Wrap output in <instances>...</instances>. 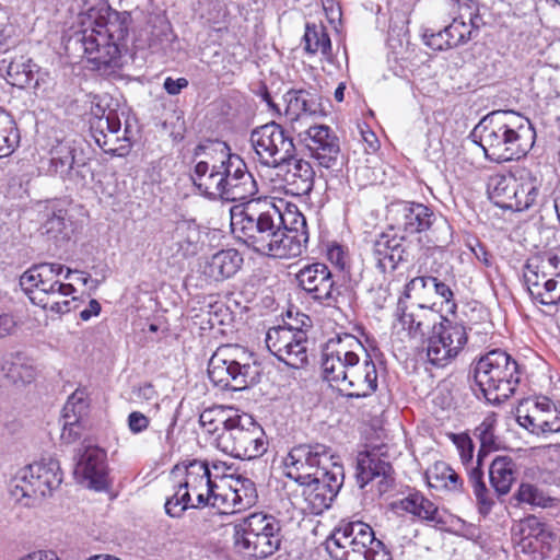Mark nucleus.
<instances>
[{
  "label": "nucleus",
  "instance_id": "nucleus-4",
  "mask_svg": "<svg viewBox=\"0 0 560 560\" xmlns=\"http://www.w3.org/2000/svg\"><path fill=\"white\" fill-rule=\"evenodd\" d=\"M130 22L129 12H118L106 1L95 0L81 15L82 30L75 33L74 43L96 70L120 68Z\"/></svg>",
  "mask_w": 560,
  "mask_h": 560
},
{
  "label": "nucleus",
  "instance_id": "nucleus-41",
  "mask_svg": "<svg viewBox=\"0 0 560 560\" xmlns=\"http://www.w3.org/2000/svg\"><path fill=\"white\" fill-rule=\"evenodd\" d=\"M301 327L280 325L268 329L266 334V347L281 362L284 363V355L288 354V343H296V334Z\"/></svg>",
  "mask_w": 560,
  "mask_h": 560
},
{
  "label": "nucleus",
  "instance_id": "nucleus-15",
  "mask_svg": "<svg viewBox=\"0 0 560 560\" xmlns=\"http://www.w3.org/2000/svg\"><path fill=\"white\" fill-rule=\"evenodd\" d=\"M88 160L81 140L63 139L52 147L47 167L42 168L46 175L79 185L85 183L90 173Z\"/></svg>",
  "mask_w": 560,
  "mask_h": 560
},
{
  "label": "nucleus",
  "instance_id": "nucleus-18",
  "mask_svg": "<svg viewBox=\"0 0 560 560\" xmlns=\"http://www.w3.org/2000/svg\"><path fill=\"white\" fill-rule=\"evenodd\" d=\"M441 313L422 303L408 304L404 298L397 301L394 312V328L410 340L428 342V339L440 323Z\"/></svg>",
  "mask_w": 560,
  "mask_h": 560
},
{
  "label": "nucleus",
  "instance_id": "nucleus-60",
  "mask_svg": "<svg viewBox=\"0 0 560 560\" xmlns=\"http://www.w3.org/2000/svg\"><path fill=\"white\" fill-rule=\"evenodd\" d=\"M16 328V320L9 313H0V339L10 336Z\"/></svg>",
  "mask_w": 560,
  "mask_h": 560
},
{
  "label": "nucleus",
  "instance_id": "nucleus-55",
  "mask_svg": "<svg viewBox=\"0 0 560 560\" xmlns=\"http://www.w3.org/2000/svg\"><path fill=\"white\" fill-rule=\"evenodd\" d=\"M451 438L459 452L463 464L468 465L471 463L474 457V443L469 435L465 433H453Z\"/></svg>",
  "mask_w": 560,
  "mask_h": 560
},
{
  "label": "nucleus",
  "instance_id": "nucleus-50",
  "mask_svg": "<svg viewBox=\"0 0 560 560\" xmlns=\"http://www.w3.org/2000/svg\"><path fill=\"white\" fill-rule=\"evenodd\" d=\"M165 513L173 518H179L188 509L194 506V500L188 489H184L180 483L177 485L173 495L166 499L164 504Z\"/></svg>",
  "mask_w": 560,
  "mask_h": 560
},
{
  "label": "nucleus",
  "instance_id": "nucleus-40",
  "mask_svg": "<svg viewBox=\"0 0 560 560\" xmlns=\"http://www.w3.org/2000/svg\"><path fill=\"white\" fill-rule=\"evenodd\" d=\"M398 506L405 512L420 518L421 521L434 524L444 523L435 503L430 501L419 491L411 492L401 499L398 503Z\"/></svg>",
  "mask_w": 560,
  "mask_h": 560
},
{
  "label": "nucleus",
  "instance_id": "nucleus-62",
  "mask_svg": "<svg viewBox=\"0 0 560 560\" xmlns=\"http://www.w3.org/2000/svg\"><path fill=\"white\" fill-rule=\"evenodd\" d=\"M12 26L0 21V52L7 51L11 44Z\"/></svg>",
  "mask_w": 560,
  "mask_h": 560
},
{
  "label": "nucleus",
  "instance_id": "nucleus-27",
  "mask_svg": "<svg viewBox=\"0 0 560 560\" xmlns=\"http://www.w3.org/2000/svg\"><path fill=\"white\" fill-rule=\"evenodd\" d=\"M257 500L255 482L246 477L237 476L226 489L221 487L220 494L214 495L213 508L231 509V513H236L252 508Z\"/></svg>",
  "mask_w": 560,
  "mask_h": 560
},
{
  "label": "nucleus",
  "instance_id": "nucleus-8",
  "mask_svg": "<svg viewBox=\"0 0 560 560\" xmlns=\"http://www.w3.org/2000/svg\"><path fill=\"white\" fill-rule=\"evenodd\" d=\"M233 541L237 551L245 556L266 559L280 549L281 522L268 513H252L234 524Z\"/></svg>",
  "mask_w": 560,
  "mask_h": 560
},
{
  "label": "nucleus",
  "instance_id": "nucleus-11",
  "mask_svg": "<svg viewBox=\"0 0 560 560\" xmlns=\"http://www.w3.org/2000/svg\"><path fill=\"white\" fill-rule=\"evenodd\" d=\"M261 375L260 364L250 357L238 359L231 349H219L208 363L210 381L223 389L244 390L256 385Z\"/></svg>",
  "mask_w": 560,
  "mask_h": 560
},
{
  "label": "nucleus",
  "instance_id": "nucleus-38",
  "mask_svg": "<svg viewBox=\"0 0 560 560\" xmlns=\"http://www.w3.org/2000/svg\"><path fill=\"white\" fill-rule=\"evenodd\" d=\"M292 167H290L285 174V182L290 188V191L296 196L308 195L314 187L315 172L310 162L303 159H296L291 161Z\"/></svg>",
  "mask_w": 560,
  "mask_h": 560
},
{
  "label": "nucleus",
  "instance_id": "nucleus-16",
  "mask_svg": "<svg viewBox=\"0 0 560 560\" xmlns=\"http://www.w3.org/2000/svg\"><path fill=\"white\" fill-rule=\"evenodd\" d=\"M89 98L90 129L98 147L105 152L115 153L117 151L116 148H107L108 136L114 137L116 141L122 140L130 143L133 132L128 119L125 120V127L121 131V116L125 113L109 108L106 97L101 95H90Z\"/></svg>",
  "mask_w": 560,
  "mask_h": 560
},
{
  "label": "nucleus",
  "instance_id": "nucleus-1",
  "mask_svg": "<svg viewBox=\"0 0 560 560\" xmlns=\"http://www.w3.org/2000/svg\"><path fill=\"white\" fill-rule=\"evenodd\" d=\"M231 225L253 250L279 258L301 256L307 247L305 217L281 210L268 198L249 200L231 209Z\"/></svg>",
  "mask_w": 560,
  "mask_h": 560
},
{
  "label": "nucleus",
  "instance_id": "nucleus-33",
  "mask_svg": "<svg viewBox=\"0 0 560 560\" xmlns=\"http://www.w3.org/2000/svg\"><path fill=\"white\" fill-rule=\"evenodd\" d=\"M425 44L434 50H444L457 47L471 39V28L465 22V14L454 18L452 23L438 32L425 30L423 33Z\"/></svg>",
  "mask_w": 560,
  "mask_h": 560
},
{
  "label": "nucleus",
  "instance_id": "nucleus-26",
  "mask_svg": "<svg viewBox=\"0 0 560 560\" xmlns=\"http://www.w3.org/2000/svg\"><path fill=\"white\" fill-rule=\"evenodd\" d=\"M359 359L347 373V378L341 381V389H351L347 393L350 398H364L372 395L377 389V370L374 361L368 351Z\"/></svg>",
  "mask_w": 560,
  "mask_h": 560
},
{
  "label": "nucleus",
  "instance_id": "nucleus-25",
  "mask_svg": "<svg viewBox=\"0 0 560 560\" xmlns=\"http://www.w3.org/2000/svg\"><path fill=\"white\" fill-rule=\"evenodd\" d=\"M373 256L382 273L394 271L400 262L408 260L407 236L389 226L374 242Z\"/></svg>",
  "mask_w": 560,
  "mask_h": 560
},
{
  "label": "nucleus",
  "instance_id": "nucleus-3",
  "mask_svg": "<svg viewBox=\"0 0 560 560\" xmlns=\"http://www.w3.org/2000/svg\"><path fill=\"white\" fill-rule=\"evenodd\" d=\"M284 476L305 489L303 494L313 513L330 508L345 479L343 466L332 450L324 444H299L283 460Z\"/></svg>",
  "mask_w": 560,
  "mask_h": 560
},
{
  "label": "nucleus",
  "instance_id": "nucleus-58",
  "mask_svg": "<svg viewBox=\"0 0 560 560\" xmlns=\"http://www.w3.org/2000/svg\"><path fill=\"white\" fill-rule=\"evenodd\" d=\"M433 277L431 276H419L408 281L404 288L402 294L399 298H404L407 301L412 292H420L424 290L429 284H432Z\"/></svg>",
  "mask_w": 560,
  "mask_h": 560
},
{
  "label": "nucleus",
  "instance_id": "nucleus-47",
  "mask_svg": "<svg viewBox=\"0 0 560 560\" xmlns=\"http://www.w3.org/2000/svg\"><path fill=\"white\" fill-rule=\"evenodd\" d=\"M232 419V415H228V410L222 407H214L203 410L199 416V424L203 431L214 439L222 431H225L228 421Z\"/></svg>",
  "mask_w": 560,
  "mask_h": 560
},
{
  "label": "nucleus",
  "instance_id": "nucleus-5",
  "mask_svg": "<svg viewBox=\"0 0 560 560\" xmlns=\"http://www.w3.org/2000/svg\"><path fill=\"white\" fill-rule=\"evenodd\" d=\"M495 163L520 160L533 148L536 131L529 119L513 110H494L486 115L470 133Z\"/></svg>",
  "mask_w": 560,
  "mask_h": 560
},
{
  "label": "nucleus",
  "instance_id": "nucleus-52",
  "mask_svg": "<svg viewBox=\"0 0 560 560\" xmlns=\"http://www.w3.org/2000/svg\"><path fill=\"white\" fill-rule=\"evenodd\" d=\"M512 540L517 553L530 555L534 559H537L538 556L544 558L545 549L549 548V544L536 539H526L524 536L514 533H512Z\"/></svg>",
  "mask_w": 560,
  "mask_h": 560
},
{
  "label": "nucleus",
  "instance_id": "nucleus-19",
  "mask_svg": "<svg viewBox=\"0 0 560 560\" xmlns=\"http://www.w3.org/2000/svg\"><path fill=\"white\" fill-rule=\"evenodd\" d=\"M387 220L390 222L392 230L406 236L427 233L440 223L446 225V221L429 206L405 200L395 201L388 206Z\"/></svg>",
  "mask_w": 560,
  "mask_h": 560
},
{
  "label": "nucleus",
  "instance_id": "nucleus-13",
  "mask_svg": "<svg viewBox=\"0 0 560 560\" xmlns=\"http://www.w3.org/2000/svg\"><path fill=\"white\" fill-rule=\"evenodd\" d=\"M249 140L258 162L269 168L291 165L296 155L293 139L275 121L255 128Z\"/></svg>",
  "mask_w": 560,
  "mask_h": 560
},
{
  "label": "nucleus",
  "instance_id": "nucleus-44",
  "mask_svg": "<svg viewBox=\"0 0 560 560\" xmlns=\"http://www.w3.org/2000/svg\"><path fill=\"white\" fill-rule=\"evenodd\" d=\"M20 142V135L12 116L0 107V158L9 156Z\"/></svg>",
  "mask_w": 560,
  "mask_h": 560
},
{
  "label": "nucleus",
  "instance_id": "nucleus-7",
  "mask_svg": "<svg viewBox=\"0 0 560 560\" xmlns=\"http://www.w3.org/2000/svg\"><path fill=\"white\" fill-rule=\"evenodd\" d=\"M474 378L487 401L499 405L514 395L521 381L520 365L509 353L495 349L477 361Z\"/></svg>",
  "mask_w": 560,
  "mask_h": 560
},
{
  "label": "nucleus",
  "instance_id": "nucleus-45",
  "mask_svg": "<svg viewBox=\"0 0 560 560\" xmlns=\"http://www.w3.org/2000/svg\"><path fill=\"white\" fill-rule=\"evenodd\" d=\"M303 39L306 52H320L325 57H329L331 55L330 37L323 25L306 24Z\"/></svg>",
  "mask_w": 560,
  "mask_h": 560
},
{
  "label": "nucleus",
  "instance_id": "nucleus-24",
  "mask_svg": "<svg viewBox=\"0 0 560 560\" xmlns=\"http://www.w3.org/2000/svg\"><path fill=\"white\" fill-rule=\"evenodd\" d=\"M78 457L74 475L88 481L91 489L96 491L106 489L108 471L105 451L91 441L84 440L78 450Z\"/></svg>",
  "mask_w": 560,
  "mask_h": 560
},
{
  "label": "nucleus",
  "instance_id": "nucleus-2",
  "mask_svg": "<svg viewBox=\"0 0 560 560\" xmlns=\"http://www.w3.org/2000/svg\"><path fill=\"white\" fill-rule=\"evenodd\" d=\"M205 155L213 161L197 162L191 179L197 189L210 200L243 201L258 192V185L245 161L226 143L208 141L194 149V158Z\"/></svg>",
  "mask_w": 560,
  "mask_h": 560
},
{
  "label": "nucleus",
  "instance_id": "nucleus-21",
  "mask_svg": "<svg viewBox=\"0 0 560 560\" xmlns=\"http://www.w3.org/2000/svg\"><path fill=\"white\" fill-rule=\"evenodd\" d=\"M295 279L299 288L313 301L325 306H336L338 303L340 292L326 264H306L296 272Z\"/></svg>",
  "mask_w": 560,
  "mask_h": 560
},
{
  "label": "nucleus",
  "instance_id": "nucleus-10",
  "mask_svg": "<svg viewBox=\"0 0 560 560\" xmlns=\"http://www.w3.org/2000/svg\"><path fill=\"white\" fill-rule=\"evenodd\" d=\"M523 278L529 296L545 306L560 304V257L551 252L528 258Z\"/></svg>",
  "mask_w": 560,
  "mask_h": 560
},
{
  "label": "nucleus",
  "instance_id": "nucleus-35",
  "mask_svg": "<svg viewBox=\"0 0 560 560\" xmlns=\"http://www.w3.org/2000/svg\"><path fill=\"white\" fill-rule=\"evenodd\" d=\"M201 233L194 221L183 220L176 223L172 234L175 254L183 258L192 257L198 254Z\"/></svg>",
  "mask_w": 560,
  "mask_h": 560
},
{
  "label": "nucleus",
  "instance_id": "nucleus-53",
  "mask_svg": "<svg viewBox=\"0 0 560 560\" xmlns=\"http://www.w3.org/2000/svg\"><path fill=\"white\" fill-rule=\"evenodd\" d=\"M351 556L362 557L363 560H393L392 553L382 541V549L376 548L374 545L364 544L362 548L351 550Z\"/></svg>",
  "mask_w": 560,
  "mask_h": 560
},
{
  "label": "nucleus",
  "instance_id": "nucleus-54",
  "mask_svg": "<svg viewBox=\"0 0 560 560\" xmlns=\"http://www.w3.org/2000/svg\"><path fill=\"white\" fill-rule=\"evenodd\" d=\"M537 425L542 433L560 432V406L545 413H537Z\"/></svg>",
  "mask_w": 560,
  "mask_h": 560
},
{
  "label": "nucleus",
  "instance_id": "nucleus-59",
  "mask_svg": "<svg viewBox=\"0 0 560 560\" xmlns=\"http://www.w3.org/2000/svg\"><path fill=\"white\" fill-rule=\"evenodd\" d=\"M149 418L140 411H132L128 416V428L133 434L142 433L149 428Z\"/></svg>",
  "mask_w": 560,
  "mask_h": 560
},
{
  "label": "nucleus",
  "instance_id": "nucleus-20",
  "mask_svg": "<svg viewBox=\"0 0 560 560\" xmlns=\"http://www.w3.org/2000/svg\"><path fill=\"white\" fill-rule=\"evenodd\" d=\"M18 478L15 489L21 490L22 497L45 498L59 488L63 474L57 459L43 457L21 469Z\"/></svg>",
  "mask_w": 560,
  "mask_h": 560
},
{
  "label": "nucleus",
  "instance_id": "nucleus-56",
  "mask_svg": "<svg viewBox=\"0 0 560 560\" xmlns=\"http://www.w3.org/2000/svg\"><path fill=\"white\" fill-rule=\"evenodd\" d=\"M432 285L436 295L445 303L447 311L454 314L457 308V303L455 302L454 292L451 287L436 277H433Z\"/></svg>",
  "mask_w": 560,
  "mask_h": 560
},
{
  "label": "nucleus",
  "instance_id": "nucleus-31",
  "mask_svg": "<svg viewBox=\"0 0 560 560\" xmlns=\"http://www.w3.org/2000/svg\"><path fill=\"white\" fill-rule=\"evenodd\" d=\"M89 409L88 394L85 389L78 388L68 398L63 407V427L61 440L65 443H73L82 436L84 429L83 418Z\"/></svg>",
  "mask_w": 560,
  "mask_h": 560
},
{
  "label": "nucleus",
  "instance_id": "nucleus-63",
  "mask_svg": "<svg viewBox=\"0 0 560 560\" xmlns=\"http://www.w3.org/2000/svg\"><path fill=\"white\" fill-rule=\"evenodd\" d=\"M101 304L97 300L92 299L89 302V306L80 312V318L84 322L90 320L93 316H97L101 313Z\"/></svg>",
  "mask_w": 560,
  "mask_h": 560
},
{
  "label": "nucleus",
  "instance_id": "nucleus-34",
  "mask_svg": "<svg viewBox=\"0 0 560 560\" xmlns=\"http://www.w3.org/2000/svg\"><path fill=\"white\" fill-rule=\"evenodd\" d=\"M44 75L46 73L36 63L24 57L12 60L7 67V81L19 89L37 90L44 82Z\"/></svg>",
  "mask_w": 560,
  "mask_h": 560
},
{
  "label": "nucleus",
  "instance_id": "nucleus-49",
  "mask_svg": "<svg viewBox=\"0 0 560 560\" xmlns=\"http://www.w3.org/2000/svg\"><path fill=\"white\" fill-rule=\"evenodd\" d=\"M512 533L517 534L518 536H524L526 539H536L546 544H549V538L551 537L546 524L534 515L522 520L513 527Z\"/></svg>",
  "mask_w": 560,
  "mask_h": 560
},
{
  "label": "nucleus",
  "instance_id": "nucleus-57",
  "mask_svg": "<svg viewBox=\"0 0 560 560\" xmlns=\"http://www.w3.org/2000/svg\"><path fill=\"white\" fill-rule=\"evenodd\" d=\"M462 13L465 14V19L469 20V27L471 32L478 30L482 23V18L477 13L476 4L472 0H457Z\"/></svg>",
  "mask_w": 560,
  "mask_h": 560
},
{
  "label": "nucleus",
  "instance_id": "nucleus-64",
  "mask_svg": "<svg viewBox=\"0 0 560 560\" xmlns=\"http://www.w3.org/2000/svg\"><path fill=\"white\" fill-rule=\"evenodd\" d=\"M19 560H59L58 556L50 550H38L27 553Z\"/></svg>",
  "mask_w": 560,
  "mask_h": 560
},
{
  "label": "nucleus",
  "instance_id": "nucleus-39",
  "mask_svg": "<svg viewBox=\"0 0 560 560\" xmlns=\"http://www.w3.org/2000/svg\"><path fill=\"white\" fill-rule=\"evenodd\" d=\"M42 234L56 244L70 240L73 233V223L66 209H51L40 226Z\"/></svg>",
  "mask_w": 560,
  "mask_h": 560
},
{
  "label": "nucleus",
  "instance_id": "nucleus-51",
  "mask_svg": "<svg viewBox=\"0 0 560 560\" xmlns=\"http://www.w3.org/2000/svg\"><path fill=\"white\" fill-rule=\"evenodd\" d=\"M521 503L546 508L550 505L552 499L544 493L537 486L532 483H522L515 494Z\"/></svg>",
  "mask_w": 560,
  "mask_h": 560
},
{
  "label": "nucleus",
  "instance_id": "nucleus-22",
  "mask_svg": "<svg viewBox=\"0 0 560 560\" xmlns=\"http://www.w3.org/2000/svg\"><path fill=\"white\" fill-rule=\"evenodd\" d=\"M185 480L180 482L184 489L196 495L194 506L197 509L205 506L213 508L214 495L220 494L221 487L217 485L219 474L210 470V466L205 460L192 459L185 465Z\"/></svg>",
  "mask_w": 560,
  "mask_h": 560
},
{
  "label": "nucleus",
  "instance_id": "nucleus-42",
  "mask_svg": "<svg viewBox=\"0 0 560 560\" xmlns=\"http://www.w3.org/2000/svg\"><path fill=\"white\" fill-rule=\"evenodd\" d=\"M429 487L436 490L460 491L463 479L445 462H436L425 474Z\"/></svg>",
  "mask_w": 560,
  "mask_h": 560
},
{
  "label": "nucleus",
  "instance_id": "nucleus-48",
  "mask_svg": "<svg viewBox=\"0 0 560 560\" xmlns=\"http://www.w3.org/2000/svg\"><path fill=\"white\" fill-rule=\"evenodd\" d=\"M296 343H288V354L284 355V364L292 369H301L308 363L310 340L303 328L296 334Z\"/></svg>",
  "mask_w": 560,
  "mask_h": 560
},
{
  "label": "nucleus",
  "instance_id": "nucleus-28",
  "mask_svg": "<svg viewBox=\"0 0 560 560\" xmlns=\"http://www.w3.org/2000/svg\"><path fill=\"white\" fill-rule=\"evenodd\" d=\"M368 542L382 549V540L375 537L374 530L369 524L361 521L341 522L328 540V549L334 544L338 548L347 549L346 556L351 557V550L362 548Z\"/></svg>",
  "mask_w": 560,
  "mask_h": 560
},
{
  "label": "nucleus",
  "instance_id": "nucleus-29",
  "mask_svg": "<svg viewBox=\"0 0 560 560\" xmlns=\"http://www.w3.org/2000/svg\"><path fill=\"white\" fill-rule=\"evenodd\" d=\"M243 262V256L237 249H221L205 259L200 265V273L207 284L222 282L234 277Z\"/></svg>",
  "mask_w": 560,
  "mask_h": 560
},
{
  "label": "nucleus",
  "instance_id": "nucleus-23",
  "mask_svg": "<svg viewBox=\"0 0 560 560\" xmlns=\"http://www.w3.org/2000/svg\"><path fill=\"white\" fill-rule=\"evenodd\" d=\"M301 142L318 165L334 168L340 154L339 139L326 125H314L299 133Z\"/></svg>",
  "mask_w": 560,
  "mask_h": 560
},
{
  "label": "nucleus",
  "instance_id": "nucleus-12",
  "mask_svg": "<svg viewBox=\"0 0 560 560\" xmlns=\"http://www.w3.org/2000/svg\"><path fill=\"white\" fill-rule=\"evenodd\" d=\"M497 415L492 412L487 415L474 430V435L479 441L480 448L477 454V465L468 470V481L472 489L478 511L483 516L491 512L495 503L493 494L485 482L481 466L485 456L500 448L501 441L497 435Z\"/></svg>",
  "mask_w": 560,
  "mask_h": 560
},
{
  "label": "nucleus",
  "instance_id": "nucleus-36",
  "mask_svg": "<svg viewBox=\"0 0 560 560\" xmlns=\"http://www.w3.org/2000/svg\"><path fill=\"white\" fill-rule=\"evenodd\" d=\"M489 479L498 497L508 494L516 480V463L510 456H497L489 467Z\"/></svg>",
  "mask_w": 560,
  "mask_h": 560
},
{
  "label": "nucleus",
  "instance_id": "nucleus-30",
  "mask_svg": "<svg viewBox=\"0 0 560 560\" xmlns=\"http://www.w3.org/2000/svg\"><path fill=\"white\" fill-rule=\"evenodd\" d=\"M392 464L383 458L378 452L371 451L360 453L357 460V481L360 488H364L375 478H381V490L385 491L392 486L393 478Z\"/></svg>",
  "mask_w": 560,
  "mask_h": 560
},
{
  "label": "nucleus",
  "instance_id": "nucleus-43",
  "mask_svg": "<svg viewBox=\"0 0 560 560\" xmlns=\"http://www.w3.org/2000/svg\"><path fill=\"white\" fill-rule=\"evenodd\" d=\"M517 187L516 177L513 175L497 174L492 176L488 184L490 198L502 208L512 210L513 190Z\"/></svg>",
  "mask_w": 560,
  "mask_h": 560
},
{
  "label": "nucleus",
  "instance_id": "nucleus-61",
  "mask_svg": "<svg viewBox=\"0 0 560 560\" xmlns=\"http://www.w3.org/2000/svg\"><path fill=\"white\" fill-rule=\"evenodd\" d=\"M188 86V80L186 78H178L174 80L171 77H167L164 80L163 88L170 95H177L182 92L183 89Z\"/></svg>",
  "mask_w": 560,
  "mask_h": 560
},
{
  "label": "nucleus",
  "instance_id": "nucleus-37",
  "mask_svg": "<svg viewBox=\"0 0 560 560\" xmlns=\"http://www.w3.org/2000/svg\"><path fill=\"white\" fill-rule=\"evenodd\" d=\"M517 187L513 190V211H524L537 202L541 180L530 171H522L516 177Z\"/></svg>",
  "mask_w": 560,
  "mask_h": 560
},
{
  "label": "nucleus",
  "instance_id": "nucleus-6",
  "mask_svg": "<svg viewBox=\"0 0 560 560\" xmlns=\"http://www.w3.org/2000/svg\"><path fill=\"white\" fill-rule=\"evenodd\" d=\"M63 275L69 279L72 270L61 264L42 262L32 266L20 277V287L31 302L51 312L66 314L71 311V301L58 302L56 295H71L75 288L62 283L57 278Z\"/></svg>",
  "mask_w": 560,
  "mask_h": 560
},
{
  "label": "nucleus",
  "instance_id": "nucleus-9",
  "mask_svg": "<svg viewBox=\"0 0 560 560\" xmlns=\"http://www.w3.org/2000/svg\"><path fill=\"white\" fill-rule=\"evenodd\" d=\"M221 452L238 459H254L267 452L266 434L262 427L246 413L233 412L225 431L214 439Z\"/></svg>",
  "mask_w": 560,
  "mask_h": 560
},
{
  "label": "nucleus",
  "instance_id": "nucleus-32",
  "mask_svg": "<svg viewBox=\"0 0 560 560\" xmlns=\"http://www.w3.org/2000/svg\"><path fill=\"white\" fill-rule=\"evenodd\" d=\"M283 101L284 114L292 121L303 116H323L325 113L322 96L315 89L289 90L283 95Z\"/></svg>",
  "mask_w": 560,
  "mask_h": 560
},
{
  "label": "nucleus",
  "instance_id": "nucleus-17",
  "mask_svg": "<svg viewBox=\"0 0 560 560\" xmlns=\"http://www.w3.org/2000/svg\"><path fill=\"white\" fill-rule=\"evenodd\" d=\"M467 341L468 334L464 323L441 314L440 323L427 342L428 361L438 368L446 366L459 354Z\"/></svg>",
  "mask_w": 560,
  "mask_h": 560
},
{
  "label": "nucleus",
  "instance_id": "nucleus-14",
  "mask_svg": "<svg viewBox=\"0 0 560 560\" xmlns=\"http://www.w3.org/2000/svg\"><path fill=\"white\" fill-rule=\"evenodd\" d=\"M366 352L363 343L351 334L330 338L322 351V371L324 378L337 386L347 378L348 371L359 363Z\"/></svg>",
  "mask_w": 560,
  "mask_h": 560
},
{
  "label": "nucleus",
  "instance_id": "nucleus-46",
  "mask_svg": "<svg viewBox=\"0 0 560 560\" xmlns=\"http://www.w3.org/2000/svg\"><path fill=\"white\" fill-rule=\"evenodd\" d=\"M5 377L15 385L30 384L35 380L36 370L33 364L21 355H16L11 362L2 366Z\"/></svg>",
  "mask_w": 560,
  "mask_h": 560
}]
</instances>
